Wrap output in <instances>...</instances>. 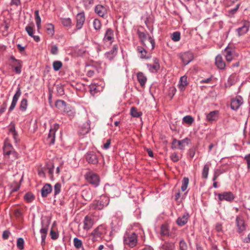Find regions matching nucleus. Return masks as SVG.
<instances>
[{"label": "nucleus", "mask_w": 250, "mask_h": 250, "mask_svg": "<svg viewBox=\"0 0 250 250\" xmlns=\"http://www.w3.org/2000/svg\"><path fill=\"white\" fill-rule=\"evenodd\" d=\"M239 6H240V4H237V5L236 6V7L230 10L229 11V15H233V14H234L236 12L237 10L238 9Z\"/></svg>", "instance_id": "69168bd1"}, {"label": "nucleus", "mask_w": 250, "mask_h": 250, "mask_svg": "<svg viewBox=\"0 0 250 250\" xmlns=\"http://www.w3.org/2000/svg\"><path fill=\"white\" fill-rule=\"evenodd\" d=\"M9 132L12 133L14 139L16 140V137L17 136V133L16 131L15 126L14 124H13L12 125V126L9 129Z\"/></svg>", "instance_id": "bf43d9fd"}, {"label": "nucleus", "mask_w": 250, "mask_h": 250, "mask_svg": "<svg viewBox=\"0 0 250 250\" xmlns=\"http://www.w3.org/2000/svg\"><path fill=\"white\" fill-rule=\"evenodd\" d=\"M27 106V101L26 99H23L20 104V109L22 111L26 110Z\"/></svg>", "instance_id": "37998d69"}, {"label": "nucleus", "mask_w": 250, "mask_h": 250, "mask_svg": "<svg viewBox=\"0 0 250 250\" xmlns=\"http://www.w3.org/2000/svg\"><path fill=\"white\" fill-rule=\"evenodd\" d=\"M179 248L180 250H187L188 249L187 244L183 239H181L179 242Z\"/></svg>", "instance_id": "8fccbe9b"}, {"label": "nucleus", "mask_w": 250, "mask_h": 250, "mask_svg": "<svg viewBox=\"0 0 250 250\" xmlns=\"http://www.w3.org/2000/svg\"><path fill=\"white\" fill-rule=\"evenodd\" d=\"M86 161L92 164H96L98 162V158L97 154L93 151H88L85 155Z\"/></svg>", "instance_id": "1a4fd4ad"}, {"label": "nucleus", "mask_w": 250, "mask_h": 250, "mask_svg": "<svg viewBox=\"0 0 250 250\" xmlns=\"http://www.w3.org/2000/svg\"><path fill=\"white\" fill-rule=\"evenodd\" d=\"M21 93V88L20 87H18L17 88L16 93H15V94L14 95V96L13 97L12 103H11L10 106L8 109L9 112L12 111L15 107V106L16 105L17 101H18L19 97H20Z\"/></svg>", "instance_id": "2eb2a0df"}, {"label": "nucleus", "mask_w": 250, "mask_h": 250, "mask_svg": "<svg viewBox=\"0 0 250 250\" xmlns=\"http://www.w3.org/2000/svg\"><path fill=\"white\" fill-rule=\"evenodd\" d=\"M73 242L74 246L77 249H80L82 247L83 243L82 241L80 239L77 238H75L73 240Z\"/></svg>", "instance_id": "3c124183"}, {"label": "nucleus", "mask_w": 250, "mask_h": 250, "mask_svg": "<svg viewBox=\"0 0 250 250\" xmlns=\"http://www.w3.org/2000/svg\"><path fill=\"white\" fill-rule=\"evenodd\" d=\"M113 39V31L111 29L108 28L106 30L104 40L105 41L112 42Z\"/></svg>", "instance_id": "7c9ffc66"}, {"label": "nucleus", "mask_w": 250, "mask_h": 250, "mask_svg": "<svg viewBox=\"0 0 250 250\" xmlns=\"http://www.w3.org/2000/svg\"><path fill=\"white\" fill-rule=\"evenodd\" d=\"M124 244L131 248L134 247L137 244V239L135 233H126L124 237Z\"/></svg>", "instance_id": "f03ea898"}, {"label": "nucleus", "mask_w": 250, "mask_h": 250, "mask_svg": "<svg viewBox=\"0 0 250 250\" xmlns=\"http://www.w3.org/2000/svg\"><path fill=\"white\" fill-rule=\"evenodd\" d=\"M25 30L27 32L28 34L33 37L36 42H38L40 40V38L38 36H34V30L32 27L30 26H27L25 28Z\"/></svg>", "instance_id": "c85d7f7f"}, {"label": "nucleus", "mask_w": 250, "mask_h": 250, "mask_svg": "<svg viewBox=\"0 0 250 250\" xmlns=\"http://www.w3.org/2000/svg\"><path fill=\"white\" fill-rule=\"evenodd\" d=\"M218 197L220 201L225 200L228 202H231L234 198L233 194L230 191L219 193Z\"/></svg>", "instance_id": "9d476101"}, {"label": "nucleus", "mask_w": 250, "mask_h": 250, "mask_svg": "<svg viewBox=\"0 0 250 250\" xmlns=\"http://www.w3.org/2000/svg\"><path fill=\"white\" fill-rule=\"evenodd\" d=\"M93 225V219L91 216H86L83 220V229L89 230L92 227Z\"/></svg>", "instance_id": "a211bd4d"}, {"label": "nucleus", "mask_w": 250, "mask_h": 250, "mask_svg": "<svg viewBox=\"0 0 250 250\" xmlns=\"http://www.w3.org/2000/svg\"><path fill=\"white\" fill-rule=\"evenodd\" d=\"M90 130V122L87 121L80 127L79 133L84 135Z\"/></svg>", "instance_id": "6ab92c4d"}, {"label": "nucleus", "mask_w": 250, "mask_h": 250, "mask_svg": "<svg viewBox=\"0 0 250 250\" xmlns=\"http://www.w3.org/2000/svg\"><path fill=\"white\" fill-rule=\"evenodd\" d=\"M137 80L140 84V85L142 87H143L145 85L146 82V77L144 75L143 73L139 72L137 74Z\"/></svg>", "instance_id": "bb28decb"}, {"label": "nucleus", "mask_w": 250, "mask_h": 250, "mask_svg": "<svg viewBox=\"0 0 250 250\" xmlns=\"http://www.w3.org/2000/svg\"><path fill=\"white\" fill-rule=\"evenodd\" d=\"M170 159L173 162H176L180 160V157L176 153H173L170 155Z\"/></svg>", "instance_id": "13d9d810"}, {"label": "nucleus", "mask_w": 250, "mask_h": 250, "mask_svg": "<svg viewBox=\"0 0 250 250\" xmlns=\"http://www.w3.org/2000/svg\"><path fill=\"white\" fill-rule=\"evenodd\" d=\"M244 159L247 161L248 169L250 170V153L246 155Z\"/></svg>", "instance_id": "0e129e2a"}, {"label": "nucleus", "mask_w": 250, "mask_h": 250, "mask_svg": "<svg viewBox=\"0 0 250 250\" xmlns=\"http://www.w3.org/2000/svg\"><path fill=\"white\" fill-rule=\"evenodd\" d=\"M235 82L236 81L235 77L234 76L231 75L229 78L228 80L227 84L228 86H230L232 84H234Z\"/></svg>", "instance_id": "4d7b16f0"}, {"label": "nucleus", "mask_w": 250, "mask_h": 250, "mask_svg": "<svg viewBox=\"0 0 250 250\" xmlns=\"http://www.w3.org/2000/svg\"><path fill=\"white\" fill-rule=\"evenodd\" d=\"M62 64L61 61H55L53 63V69L57 71L62 67Z\"/></svg>", "instance_id": "09e8293b"}, {"label": "nucleus", "mask_w": 250, "mask_h": 250, "mask_svg": "<svg viewBox=\"0 0 250 250\" xmlns=\"http://www.w3.org/2000/svg\"><path fill=\"white\" fill-rule=\"evenodd\" d=\"M105 233V227L100 225L96 228L90 234L92 236V240L95 242L98 240L99 238H101L102 236Z\"/></svg>", "instance_id": "20e7f679"}, {"label": "nucleus", "mask_w": 250, "mask_h": 250, "mask_svg": "<svg viewBox=\"0 0 250 250\" xmlns=\"http://www.w3.org/2000/svg\"><path fill=\"white\" fill-rule=\"evenodd\" d=\"M24 241L22 238H19L17 240V246L21 250L24 249Z\"/></svg>", "instance_id": "49530a36"}, {"label": "nucleus", "mask_w": 250, "mask_h": 250, "mask_svg": "<svg viewBox=\"0 0 250 250\" xmlns=\"http://www.w3.org/2000/svg\"><path fill=\"white\" fill-rule=\"evenodd\" d=\"M61 185L57 183L55 184L54 186V195H56L58 194L61 191Z\"/></svg>", "instance_id": "5fc2aeb1"}, {"label": "nucleus", "mask_w": 250, "mask_h": 250, "mask_svg": "<svg viewBox=\"0 0 250 250\" xmlns=\"http://www.w3.org/2000/svg\"><path fill=\"white\" fill-rule=\"evenodd\" d=\"M183 122L191 125L192 124V123L194 121V119L193 117H192L191 116L188 115L184 117L183 119Z\"/></svg>", "instance_id": "de8ad7c7"}, {"label": "nucleus", "mask_w": 250, "mask_h": 250, "mask_svg": "<svg viewBox=\"0 0 250 250\" xmlns=\"http://www.w3.org/2000/svg\"><path fill=\"white\" fill-rule=\"evenodd\" d=\"M82 196L85 201H90L93 197L92 191L89 188L83 189L82 191Z\"/></svg>", "instance_id": "4be33fe9"}, {"label": "nucleus", "mask_w": 250, "mask_h": 250, "mask_svg": "<svg viewBox=\"0 0 250 250\" xmlns=\"http://www.w3.org/2000/svg\"><path fill=\"white\" fill-rule=\"evenodd\" d=\"M181 34L179 32H175L171 35V39L174 42H178L180 40Z\"/></svg>", "instance_id": "a18cd8bd"}, {"label": "nucleus", "mask_w": 250, "mask_h": 250, "mask_svg": "<svg viewBox=\"0 0 250 250\" xmlns=\"http://www.w3.org/2000/svg\"><path fill=\"white\" fill-rule=\"evenodd\" d=\"M62 112L66 113L68 116L73 117L75 116V112L72 109L71 107L68 105L65 107V109Z\"/></svg>", "instance_id": "4c0bfd02"}, {"label": "nucleus", "mask_w": 250, "mask_h": 250, "mask_svg": "<svg viewBox=\"0 0 250 250\" xmlns=\"http://www.w3.org/2000/svg\"><path fill=\"white\" fill-rule=\"evenodd\" d=\"M181 58L183 63L187 65L192 60L193 56L191 53L186 52L181 55Z\"/></svg>", "instance_id": "aec40b11"}, {"label": "nucleus", "mask_w": 250, "mask_h": 250, "mask_svg": "<svg viewBox=\"0 0 250 250\" xmlns=\"http://www.w3.org/2000/svg\"><path fill=\"white\" fill-rule=\"evenodd\" d=\"M55 105L57 108L62 111L67 105L66 103L62 100H57L55 103Z\"/></svg>", "instance_id": "2f4dec72"}, {"label": "nucleus", "mask_w": 250, "mask_h": 250, "mask_svg": "<svg viewBox=\"0 0 250 250\" xmlns=\"http://www.w3.org/2000/svg\"><path fill=\"white\" fill-rule=\"evenodd\" d=\"M153 62L152 64H147V67L149 70L152 73H155L160 68V64L159 62V60L157 58H154L153 59Z\"/></svg>", "instance_id": "f3484780"}, {"label": "nucleus", "mask_w": 250, "mask_h": 250, "mask_svg": "<svg viewBox=\"0 0 250 250\" xmlns=\"http://www.w3.org/2000/svg\"><path fill=\"white\" fill-rule=\"evenodd\" d=\"M61 21L62 24L66 27L70 28L72 26V21L71 19L69 18H61Z\"/></svg>", "instance_id": "473e14b6"}, {"label": "nucleus", "mask_w": 250, "mask_h": 250, "mask_svg": "<svg viewBox=\"0 0 250 250\" xmlns=\"http://www.w3.org/2000/svg\"><path fill=\"white\" fill-rule=\"evenodd\" d=\"M219 112L218 110H214L206 114V120L209 123H213L218 120Z\"/></svg>", "instance_id": "4468645a"}, {"label": "nucleus", "mask_w": 250, "mask_h": 250, "mask_svg": "<svg viewBox=\"0 0 250 250\" xmlns=\"http://www.w3.org/2000/svg\"><path fill=\"white\" fill-rule=\"evenodd\" d=\"M130 114L134 117H139L142 115L141 112L138 111L137 109L135 107H132L130 109Z\"/></svg>", "instance_id": "e433bc0d"}, {"label": "nucleus", "mask_w": 250, "mask_h": 250, "mask_svg": "<svg viewBox=\"0 0 250 250\" xmlns=\"http://www.w3.org/2000/svg\"><path fill=\"white\" fill-rule=\"evenodd\" d=\"M240 24L242 25L241 26L236 30L238 36L239 37L246 34L249 31L250 27V22L248 21H242Z\"/></svg>", "instance_id": "39448f33"}, {"label": "nucleus", "mask_w": 250, "mask_h": 250, "mask_svg": "<svg viewBox=\"0 0 250 250\" xmlns=\"http://www.w3.org/2000/svg\"><path fill=\"white\" fill-rule=\"evenodd\" d=\"M35 19L37 27L39 29L41 25V19L39 16L38 10H36L35 11Z\"/></svg>", "instance_id": "a19ab883"}, {"label": "nucleus", "mask_w": 250, "mask_h": 250, "mask_svg": "<svg viewBox=\"0 0 250 250\" xmlns=\"http://www.w3.org/2000/svg\"><path fill=\"white\" fill-rule=\"evenodd\" d=\"M89 90L91 94L93 95H94L95 93L99 91V90L98 89L97 86L94 84H92L90 85Z\"/></svg>", "instance_id": "864d4df0"}, {"label": "nucleus", "mask_w": 250, "mask_h": 250, "mask_svg": "<svg viewBox=\"0 0 250 250\" xmlns=\"http://www.w3.org/2000/svg\"><path fill=\"white\" fill-rule=\"evenodd\" d=\"M189 182V179L187 177H184L182 180V185L181 186V190L182 191H184L186 190L188 188V186Z\"/></svg>", "instance_id": "58836bf2"}, {"label": "nucleus", "mask_w": 250, "mask_h": 250, "mask_svg": "<svg viewBox=\"0 0 250 250\" xmlns=\"http://www.w3.org/2000/svg\"><path fill=\"white\" fill-rule=\"evenodd\" d=\"M215 65L220 69H224L226 63L220 55H217L215 58Z\"/></svg>", "instance_id": "5701e85b"}, {"label": "nucleus", "mask_w": 250, "mask_h": 250, "mask_svg": "<svg viewBox=\"0 0 250 250\" xmlns=\"http://www.w3.org/2000/svg\"><path fill=\"white\" fill-rule=\"evenodd\" d=\"M225 56L227 61L230 62L232 60V50L229 48L226 47L224 50Z\"/></svg>", "instance_id": "cd10ccee"}, {"label": "nucleus", "mask_w": 250, "mask_h": 250, "mask_svg": "<svg viewBox=\"0 0 250 250\" xmlns=\"http://www.w3.org/2000/svg\"><path fill=\"white\" fill-rule=\"evenodd\" d=\"M211 165V164L209 162H207L205 165H204L202 171V178L205 179H207L208 178L209 167Z\"/></svg>", "instance_id": "b1692460"}, {"label": "nucleus", "mask_w": 250, "mask_h": 250, "mask_svg": "<svg viewBox=\"0 0 250 250\" xmlns=\"http://www.w3.org/2000/svg\"><path fill=\"white\" fill-rule=\"evenodd\" d=\"M10 232L8 230H5L3 231L2 234V238L4 239H7L9 236Z\"/></svg>", "instance_id": "774afa93"}, {"label": "nucleus", "mask_w": 250, "mask_h": 250, "mask_svg": "<svg viewBox=\"0 0 250 250\" xmlns=\"http://www.w3.org/2000/svg\"><path fill=\"white\" fill-rule=\"evenodd\" d=\"M93 25L96 30H99L101 28V22L98 19H94L93 22Z\"/></svg>", "instance_id": "c03bdc74"}, {"label": "nucleus", "mask_w": 250, "mask_h": 250, "mask_svg": "<svg viewBox=\"0 0 250 250\" xmlns=\"http://www.w3.org/2000/svg\"><path fill=\"white\" fill-rule=\"evenodd\" d=\"M188 84L187 77L186 76H182L180 78V81L178 84L179 88L183 90L185 89V87Z\"/></svg>", "instance_id": "c756f323"}, {"label": "nucleus", "mask_w": 250, "mask_h": 250, "mask_svg": "<svg viewBox=\"0 0 250 250\" xmlns=\"http://www.w3.org/2000/svg\"><path fill=\"white\" fill-rule=\"evenodd\" d=\"M59 128V125L55 124L50 126L49 133L48 134V142L50 144H53L55 140V133Z\"/></svg>", "instance_id": "0eeeda50"}, {"label": "nucleus", "mask_w": 250, "mask_h": 250, "mask_svg": "<svg viewBox=\"0 0 250 250\" xmlns=\"http://www.w3.org/2000/svg\"><path fill=\"white\" fill-rule=\"evenodd\" d=\"M104 190L105 192L113 196L116 195L118 193L119 191L118 188L116 186H110L108 184L105 185Z\"/></svg>", "instance_id": "9b49d317"}, {"label": "nucleus", "mask_w": 250, "mask_h": 250, "mask_svg": "<svg viewBox=\"0 0 250 250\" xmlns=\"http://www.w3.org/2000/svg\"><path fill=\"white\" fill-rule=\"evenodd\" d=\"M54 34V26L52 24H48V36H53Z\"/></svg>", "instance_id": "603ef678"}, {"label": "nucleus", "mask_w": 250, "mask_h": 250, "mask_svg": "<svg viewBox=\"0 0 250 250\" xmlns=\"http://www.w3.org/2000/svg\"><path fill=\"white\" fill-rule=\"evenodd\" d=\"M24 198L27 202L30 203L34 199L35 197L32 193L28 192L25 194Z\"/></svg>", "instance_id": "79ce46f5"}, {"label": "nucleus", "mask_w": 250, "mask_h": 250, "mask_svg": "<svg viewBox=\"0 0 250 250\" xmlns=\"http://www.w3.org/2000/svg\"><path fill=\"white\" fill-rule=\"evenodd\" d=\"M14 214L15 217L18 219L21 218L22 216V213L19 209L15 210Z\"/></svg>", "instance_id": "338daca9"}, {"label": "nucleus", "mask_w": 250, "mask_h": 250, "mask_svg": "<svg viewBox=\"0 0 250 250\" xmlns=\"http://www.w3.org/2000/svg\"><path fill=\"white\" fill-rule=\"evenodd\" d=\"M76 28L77 30L81 29L85 21V16L84 13H80L77 15L76 17Z\"/></svg>", "instance_id": "f8f14e48"}, {"label": "nucleus", "mask_w": 250, "mask_h": 250, "mask_svg": "<svg viewBox=\"0 0 250 250\" xmlns=\"http://www.w3.org/2000/svg\"><path fill=\"white\" fill-rule=\"evenodd\" d=\"M243 100L241 97H236L231 100L230 107L232 110H236L243 104Z\"/></svg>", "instance_id": "ddd939ff"}, {"label": "nucleus", "mask_w": 250, "mask_h": 250, "mask_svg": "<svg viewBox=\"0 0 250 250\" xmlns=\"http://www.w3.org/2000/svg\"><path fill=\"white\" fill-rule=\"evenodd\" d=\"M137 51L141 54L140 57L142 59H148L149 57L148 56H146V50L143 48L142 47L138 46L137 47Z\"/></svg>", "instance_id": "c9c22d12"}, {"label": "nucleus", "mask_w": 250, "mask_h": 250, "mask_svg": "<svg viewBox=\"0 0 250 250\" xmlns=\"http://www.w3.org/2000/svg\"><path fill=\"white\" fill-rule=\"evenodd\" d=\"M146 44L143 43V45L146 48L150 50H152L155 47V41H154V43H150V42H146Z\"/></svg>", "instance_id": "6e6d98bb"}, {"label": "nucleus", "mask_w": 250, "mask_h": 250, "mask_svg": "<svg viewBox=\"0 0 250 250\" xmlns=\"http://www.w3.org/2000/svg\"><path fill=\"white\" fill-rule=\"evenodd\" d=\"M42 196L45 197L47 196V184H45L41 190Z\"/></svg>", "instance_id": "680f3d73"}, {"label": "nucleus", "mask_w": 250, "mask_h": 250, "mask_svg": "<svg viewBox=\"0 0 250 250\" xmlns=\"http://www.w3.org/2000/svg\"><path fill=\"white\" fill-rule=\"evenodd\" d=\"M95 12L101 17L105 18L107 17V8L102 5L99 4L96 6Z\"/></svg>", "instance_id": "dca6fc26"}, {"label": "nucleus", "mask_w": 250, "mask_h": 250, "mask_svg": "<svg viewBox=\"0 0 250 250\" xmlns=\"http://www.w3.org/2000/svg\"><path fill=\"white\" fill-rule=\"evenodd\" d=\"M161 234L163 236H169V229L167 225L163 224L161 226Z\"/></svg>", "instance_id": "f704fd0d"}, {"label": "nucleus", "mask_w": 250, "mask_h": 250, "mask_svg": "<svg viewBox=\"0 0 250 250\" xmlns=\"http://www.w3.org/2000/svg\"><path fill=\"white\" fill-rule=\"evenodd\" d=\"M137 33L142 43L146 44V42H150V43H154V39L147 33L138 31Z\"/></svg>", "instance_id": "6e6552de"}, {"label": "nucleus", "mask_w": 250, "mask_h": 250, "mask_svg": "<svg viewBox=\"0 0 250 250\" xmlns=\"http://www.w3.org/2000/svg\"><path fill=\"white\" fill-rule=\"evenodd\" d=\"M50 235L52 239L57 240L59 236V233L57 229L52 228L50 231Z\"/></svg>", "instance_id": "72a5a7b5"}, {"label": "nucleus", "mask_w": 250, "mask_h": 250, "mask_svg": "<svg viewBox=\"0 0 250 250\" xmlns=\"http://www.w3.org/2000/svg\"><path fill=\"white\" fill-rule=\"evenodd\" d=\"M41 233L42 234V245L43 247L45 245V238L46 235L45 233L47 232V229L46 228H42L40 230Z\"/></svg>", "instance_id": "ea45409f"}, {"label": "nucleus", "mask_w": 250, "mask_h": 250, "mask_svg": "<svg viewBox=\"0 0 250 250\" xmlns=\"http://www.w3.org/2000/svg\"><path fill=\"white\" fill-rule=\"evenodd\" d=\"M50 52L53 55H57L58 53V48L56 45H53L51 47Z\"/></svg>", "instance_id": "e2e57ef3"}, {"label": "nucleus", "mask_w": 250, "mask_h": 250, "mask_svg": "<svg viewBox=\"0 0 250 250\" xmlns=\"http://www.w3.org/2000/svg\"><path fill=\"white\" fill-rule=\"evenodd\" d=\"M87 181L94 187H97L100 183V178L99 176L92 172H88L85 175Z\"/></svg>", "instance_id": "7ed1b4c3"}, {"label": "nucleus", "mask_w": 250, "mask_h": 250, "mask_svg": "<svg viewBox=\"0 0 250 250\" xmlns=\"http://www.w3.org/2000/svg\"><path fill=\"white\" fill-rule=\"evenodd\" d=\"M236 224H237V228H238L237 231L239 233H241L242 232L244 231L246 229L244 221V220H243L242 219H241L239 217L236 218Z\"/></svg>", "instance_id": "393cba45"}, {"label": "nucleus", "mask_w": 250, "mask_h": 250, "mask_svg": "<svg viewBox=\"0 0 250 250\" xmlns=\"http://www.w3.org/2000/svg\"><path fill=\"white\" fill-rule=\"evenodd\" d=\"M83 2L84 5V6L86 8H89V7L93 4V0H83Z\"/></svg>", "instance_id": "052dcab7"}, {"label": "nucleus", "mask_w": 250, "mask_h": 250, "mask_svg": "<svg viewBox=\"0 0 250 250\" xmlns=\"http://www.w3.org/2000/svg\"><path fill=\"white\" fill-rule=\"evenodd\" d=\"M189 218V214L185 213L182 216L179 217L177 219L176 223L179 226H183L187 224Z\"/></svg>", "instance_id": "412c9836"}, {"label": "nucleus", "mask_w": 250, "mask_h": 250, "mask_svg": "<svg viewBox=\"0 0 250 250\" xmlns=\"http://www.w3.org/2000/svg\"><path fill=\"white\" fill-rule=\"evenodd\" d=\"M110 200L105 196H102L99 200H95L90 205V209L102 210L109 203Z\"/></svg>", "instance_id": "f257e3e1"}, {"label": "nucleus", "mask_w": 250, "mask_h": 250, "mask_svg": "<svg viewBox=\"0 0 250 250\" xmlns=\"http://www.w3.org/2000/svg\"><path fill=\"white\" fill-rule=\"evenodd\" d=\"M189 142V140L188 138H186L182 140H177L176 139H173L171 148L172 149L179 148V149L183 150L185 146V144H188Z\"/></svg>", "instance_id": "423d86ee"}, {"label": "nucleus", "mask_w": 250, "mask_h": 250, "mask_svg": "<svg viewBox=\"0 0 250 250\" xmlns=\"http://www.w3.org/2000/svg\"><path fill=\"white\" fill-rule=\"evenodd\" d=\"M118 50L117 45H114L111 50L105 54L106 57L109 60H112L116 56Z\"/></svg>", "instance_id": "a878e982"}]
</instances>
